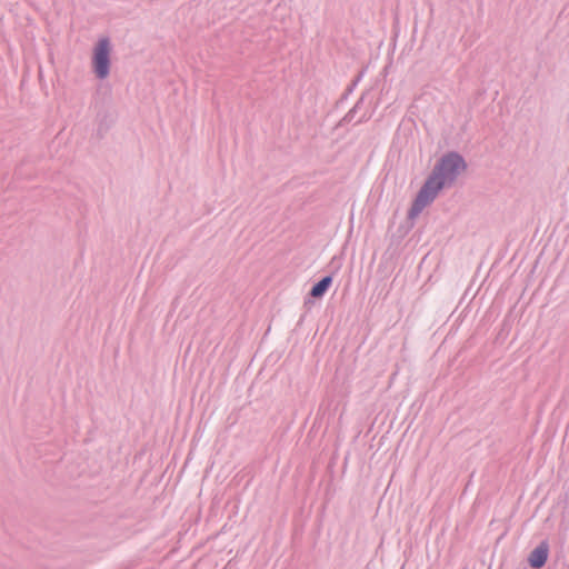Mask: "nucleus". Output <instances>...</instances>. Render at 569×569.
Listing matches in <instances>:
<instances>
[{"label":"nucleus","mask_w":569,"mask_h":569,"mask_svg":"<svg viewBox=\"0 0 569 569\" xmlns=\"http://www.w3.org/2000/svg\"><path fill=\"white\" fill-rule=\"evenodd\" d=\"M357 112H358V106H353V107H352V108H351V109H350V110L345 114V117L340 120L339 126H340V127H343V126H346V124H349V123L353 120V118H355V116H356V113H357Z\"/></svg>","instance_id":"7"},{"label":"nucleus","mask_w":569,"mask_h":569,"mask_svg":"<svg viewBox=\"0 0 569 569\" xmlns=\"http://www.w3.org/2000/svg\"><path fill=\"white\" fill-rule=\"evenodd\" d=\"M310 302H311V301H310V299H306V300H305V305H306V306H307L308 303H310Z\"/></svg>","instance_id":"11"},{"label":"nucleus","mask_w":569,"mask_h":569,"mask_svg":"<svg viewBox=\"0 0 569 569\" xmlns=\"http://www.w3.org/2000/svg\"><path fill=\"white\" fill-rule=\"evenodd\" d=\"M329 267L332 268V271L330 274H327L319 279L317 282H315L308 293L310 298L313 299H320L322 298L329 288L332 284L333 281V273L339 269L340 264L337 263L336 257H333L329 263Z\"/></svg>","instance_id":"4"},{"label":"nucleus","mask_w":569,"mask_h":569,"mask_svg":"<svg viewBox=\"0 0 569 569\" xmlns=\"http://www.w3.org/2000/svg\"><path fill=\"white\" fill-rule=\"evenodd\" d=\"M112 44L108 36L100 37L92 48L91 69L94 77L104 80L110 74Z\"/></svg>","instance_id":"2"},{"label":"nucleus","mask_w":569,"mask_h":569,"mask_svg":"<svg viewBox=\"0 0 569 569\" xmlns=\"http://www.w3.org/2000/svg\"><path fill=\"white\" fill-rule=\"evenodd\" d=\"M363 73L365 71L362 70L349 84L348 87L346 88L345 92L341 94V97L338 99L336 106L339 107L341 106L342 103H345L349 96L353 92V90L356 89V87L358 86V83L360 82V80L362 79L363 77Z\"/></svg>","instance_id":"5"},{"label":"nucleus","mask_w":569,"mask_h":569,"mask_svg":"<svg viewBox=\"0 0 569 569\" xmlns=\"http://www.w3.org/2000/svg\"><path fill=\"white\" fill-rule=\"evenodd\" d=\"M550 555L547 539L541 540L528 555L527 562L531 569H541L546 566Z\"/></svg>","instance_id":"3"},{"label":"nucleus","mask_w":569,"mask_h":569,"mask_svg":"<svg viewBox=\"0 0 569 569\" xmlns=\"http://www.w3.org/2000/svg\"><path fill=\"white\" fill-rule=\"evenodd\" d=\"M163 515H164V510L160 509V510L154 512L153 518L154 519H161L163 517Z\"/></svg>","instance_id":"8"},{"label":"nucleus","mask_w":569,"mask_h":569,"mask_svg":"<svg viewBox=\"0 0 569 569\" xmlns=\"http://www.w3.org/2000/svg\"><path fill=\"white\" fill-rule=\"evenodd\" d=\"M365 101V96L362 94L358 101L355 103V106H358V110L361 108V104L363 103Z\"/></svg>","instance_id":"9"},{"label":"nucleus","mask_w":569,"mask_h":569,"mask_svg":"<svg viewBox=\"0 0 569 569\" xmlns=\"http://www.w3.org/2000/svg\"><path fill=\"white\" fill-rule=\"evenodd\" d=\"M366 120H367V118H366L365 116H362V117L357 121V123H362V122H365Z\"/></svg>","instance_id":"10"},{"label":"nucleus","mask_w":569,"mask_h":569,"mask_svg":"<svg viewBox=\"0 0 569 569\" xmlns=\"http://www.w3.org/2000/svg\"><path fill=\"white\" fill-rule=\"evenodd\" d=\"M466 169L467 162L457 151H449L440 157L412 200L407 213L408 219L415 220L427 206L433 202L439 192L446 186H451Z\"/></svg>","instance_id":"1"},{"label":"nucleus","mask_w":569,"mask_h":569,"mask_svg":"<svg viewBox=\"0 0 569 569\" xmlns=\"http://www.w3.org/2000/svg\"><path fill=\"white\" fill-rule=\"evenodd\" d=\"M98 119H99V123H98V128H97V136L99 139H102L106 134V132L109 130L111 123H112V119L109 117V114L107 113H98Z\"/></svg>","instance_id":"6"}]
</instances>
